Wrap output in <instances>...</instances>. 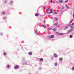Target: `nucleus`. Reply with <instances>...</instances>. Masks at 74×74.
Returning <instances> with one entry per match:
<instances>
[{"label": "nucleus", "mask_w": 74, "mask_h": 74, "mask_svg": "<svg viewBox=\"0 0 74 74\" xmlns=\"http://www.w3.org/2000/svg\"><path fill=\"white\" fill-rule=\"evenodd\" d=\"M60 61H62L63 60V58H60L59 59Z\"/></svg>", "instance_id": "6"}, {"label": "nucleus", "mask_w": 74, "mask_h": 74, "mask_svg": "<svg viewBox=\"0 0 74 74\" xmlns=\"http://www.w3.org/2000/svg\"><path fill=\"white\" fill-rule=\"evenodd\" d=\"M72 69L73 70H74V67H72Z\"/></svg>", "instance_id": "26"}, {"label": "nucleus", "mask_w": 74, "mask_h": 74, "mask_svg": "<svg viewBox=\"0 0 74 74\" xmlns=\"http://www.w3.org/2000/svg\"><path fill=\"white\" fill-rule=\"evenodd\" d=\"M63 2V1L62 0H61L59 1L60 3H62Z\"/></svg>", "instance_id": "11"}, {"label": "nucleus", "mask_w": 74, "mask_h": 74, "mask_svg": "<svg viewBox=\"0 0 74 74\" xmlns=\"http://www.w3.org/2000/svg\"><path fill=\"white\" fill-rule=\"evenodd\" d=\"M72 24L71 25V24H69L68 25V26H69L70 27V28H71V29H73V28H74V26H72Z\"/></svg>", "instance_id": "1"}, {"label": "nucleus", "mask_w": 74, "mask_h": 74, "mask_svg": "<svg viewBox=\"0 0 74 74\" xmlns=\"http://www.w3.org/2000/svg\"><path fill=\"white\" fill-rule=\"evenodd\" d=\"M32 52H29L28 53V54L29 55H32Z\"/></svg>", "instance_id": "7"}, {"label": "nucleus", "mask_w": 74, "mask_h": 74, "mask_svg": "<svg viewBox=\"0 0 74 74\" xmlns=\"http://www.w3.org/2000/svg\"><path fill=\"white\" fill-rule=\"evenodd\" d=\"M69 1V0H67V1H65V2L67 3V1Z\"/></svg>", "instance_id": "29"}, {"label": "nucleus", "mask_w": 74, "mask_h": 74, "mask_svg": "<svg viewBox=\"0 0 74 74\" xmlns=\"http://www.w3.org/2000/svg\"><path fill=\"white\" fill-rule=\"evenodd\" d=\"M54 56L55 58H57L58 57V55L56 53H54Z\"/></svg>", "instance_id": "3"}, {"label": "nucleus", "mask_w": 74, "mask_h": 74, "mask_svg": "<svg viewBox=\"0 0 74 74\" xmlns=\"http://www.w3.org/2000/svg\"><path fill=\"white\" fill-rule=\"evenodd\" d=\"M53 37H54V36L53 35H51V37H49V38H53Z\"/></svg>", "instance_id": "4"}, {"label": "nucleus", "mask_w": 74, "mask_h": 74, "mask_svg": "<svg viewBox=\"0 0 74 74\" xmlns=\"http://www.w3.org/2000/svg\"><path fill=\"white\" fill-rule=\"evenodd\" d=\"M3 55H5V56L6 55V53H5V52L3 53Z\"/></svg>", "instance_id": "21"}, {"label": "nucleus", "mask_w": 74, "mask_h": 74, "mask_svg": "<svg viewBox=\"0 0 74 74\" xmlns=\"http://www.w3.org/2000/svg\"><path fill=\"white\" fill-rule=\"evenodd\" d=\"M10 67V66L9 65H8L7 66V68H9Z\"/></svg>", "instance_id": "27"}, {"label": "nucleus", "mask_w": 74, "mask_h": 74, "mask_svg": "<svg viewBox=\"0 0 74 74\" xmlns=\"http://www.w3.org/2000/svg\"><path fill=\"white\" fill-rule=\"evenodd\" d=\"M36 16H39V14L38 13H36L35 15Z\"/></svg>", "instance_id": "8"}, {"label": "nucleus", "mask_w": 74, "mask_h": 74, "mask_svg": "<svg viewBox=\"0 0 74 74\" xmlns=\"http://www.w3.org/2000/svg\"><path fill=\"white\" fill-rule=\"evenodd\" d=\"M50 1V2L51 3H52V0L50 1Z\"/></svg>", "instance_id": "30"}, {"label": "nucleus", "mask_w": 74, "mask_h": 74, "mask_svg": "<svg viewBox=\"0 0 74 74\" xmlns=\"http://www.w3.org/2000/svg\"><path fill=\"white\" fill-rule=\"evenodd\" d=\"M73 30V29H71L69 31L67 32V33H70V32H71Z\"/></svg>", "instance_id": "5"}, {"label": "nucleus", "mask_w": 74, "mask_h": 74, "mask_svg": "<svg viewBox=\"0 0 74 74\" xmlns=\"http://www.w3.org/2000/svg\"><path fill=\"white\" fill-rule=\"evenodd\" d=\"M10 4H12V1H10Z\"/></svg>", "instance_id": "33"}, {"label": "nucleus", "mask_w": 74, "mask_h": 74, "mask_svg": "<svg viewBox=\"0 0 74 74\" xmlns=\"http://www.w3.org/2000/svg\"><path fill=\"white\" fill-rule=\"evenodd\" d=\"M19 66L16 65V66L14 67V69H17L19 68Z\"/></svg>", "instance_id": "2"}, {"label": "nucleus", "mask_w": 74, "mask_h": 74, "mask_svg": "<svg viewBox=\"0 0 74 74\" xmlns=\"http://www.w3.org/2000/svg\"><path fill=\"white\" fill-rule=\"evenodd\" d=\"M54 14H57L58 13L57 12H55L54 13Z\"/></svg>", "instance_id": "22"}, {"label": "nucleus", "mask_w": 74, "mask_h": 74, "mask_svg": "<svg viewBox=\"0 0 74 74\" xmlns=\"http://www.w3.org/2000/svg\"><path fill=\"white\" fill-rule=\"evenodd\" d=\"M51 29H52L51 28H48L47 30L49 31V30H51Z\"/></svg>", "instance_id": "14"}, {"label": "nucleus", "mask_w": 74, "mask_h": 74, "mask_svg": "<svg viewBox=\"0 0 74 74\" xmlns=\"http://www.w3.org/2000/svg\"><path fill=\"white\" fill-rule=\"evenodd\" d=\"M56 27H59V26H60V25H56Z\"/></svg>", "instance_id": "23"}, {"label": "nucleus", "mask_w": 74, "mask_h": 74, "mask_svg": "<svg viewBox=\"0 0 74 74\" xmlns=\"http://www.w3.org/2000/svg\"><path fill=\"white\" fill-rule=\"evenodd\" d=\"M60 36H63L64 35V34L63 33H60Z\"/></svg>", "instance_id": "12"}, {"label": "nucleus", "mask_w": 74, "mask_h": 74, "mask_svg": "<svg viewBox=\"0 0 74 74\" xmlns=\"http://www.w3.org/2000/svg\"><path fill=\"white\" fill-rule=\"evenodd\" d=\"M74 25V23H73L72 24V25Z\"/></svg>", "instance_id": "32"}, {"label": "nucleus", "mask_w": 74, "mask_h": 74, "mask_svg": "<svg viewBox=\"0 0 74 74\" xmlns=\"http://www.w3.org/2000/svg\"><path fill=\"white\" fill-rule=\"evenodd\" d=\"M73 18H74V14H73Z\"/></svg>", "instance_id": "36"}, {"label": "nucleus", "mask_w": 74, "mask_h": 74, "mask_svg": "<svg viewBox=\"0 0 74 74\" xmlns=\"http://www.w3.org/2000/svg\"><path fill=\"white\" fill-rule=\"evenodd\" d=\"M50 12H49V14H51V13H52V9H51L50 10Z\"/></svg>", "instance_id": "10"}, {"label": "nucleus", "mask_w": 74, "mask_h": 74, "mask_svg": "<svg viewBox=\"0 0 74 74\" xmlns=\"http://www.w3.org/2000/svg\"><path fill=\"white\" fill-rule=\"evenodd\" d=\"M40 61H41L42 62V61H43V59L42 58H40Z\"/></svg>", "instance_id": "17"}, {"label": "nucleus", "mask_w": 74, "mask_h": 74, "mask_svg": "<svg viewBox=\"0 0 74 74\" xmlns=\"http://www.w3.org/2000/svg\"><path fill=\"white\" fill-rule=\"evenodd\" d=\"M44 23H45V20L44 21Z\"/></svg>", "instance_id": "34"}, {"label": "nucleus", "mask_w": 74, "mask_h": 74, "mask_svg": "<svg viewBox=\"0 0 74 74\" xmlns=\"http://www.w3.org/2000/svg\"><path fill=\"white\" fill-rule=\"evenodd\" d=\"M60 33H58V32H57V34H58L59 35H60Z\"/></svg>", "instance_id": "24"}, {"label": "nucleus", "mask_w": 74, "mask_h": 74, "mask_svg": "<svg viewBox=\"0 0 74 74\" xmlns=\"http://www.w3.org/2000/svg\"><path fill=\"white\" fill-rule=\"evenodd\" d=\"M69 37L70 38H72L73 37V36L71 35Z\"/></svg>", "instance_id": "18"}, {"label": "nucleus", "mask_w": 74, "mask_h": 74, "mask_svg": "<svg viewBox=\"0 0 74 74\" xmlns=\"http://www.w3.org/2000/svg\"><path fill=\"white\" fill-rule=\"evenodd\" d=\"M48 13H49V12H47V14H48Z\"/></svg>", "instance_id": "37"}, {"label": "nucleus", "mask_w": 74, "mask_h": 74, "mask_svg": "<svg viewBox=\"0 0 74 74\" xmlns=\"http://www.w3.org/2000/svg\"><path fill=\"white\" fill-rule=\"evenodd\" d=\"M58 63H57V62H56L54 64V65L55 66H58Z\"/></svg>", "instance_id": "9"}, {"label": "nucleus", "mask_w": 74, "mask_h": 74, "mask_svg": "<svg viewBox=\"0 0 74 74\" xmlns=\"http://www.w3.org/2000/svg\"><path fill=\"white\" fill-rule=\"evenodd\" d=\"M68 28H69V27H66L64 28V30H66V29H67Z\"/></svg>", "instance_id": "13"}, {"label": "nucleus", "mask_w": 74, "mask_h": 74, "mask_svg": "<svg viewBox=\"0 0 74 74\" xmlns=\"http://www.w3.org/2000/svg\"><path fill=\"white\" fill-rule=\"evenodd\" d=\"M63 9H64V7H62V10H63Z\"/></svg>", "instance_id": "35"}, {"label": "nucleus", "mask_w": 74, "mask_h": 74, "mask_svg": "<svg viewBox=\"0 0 74 74\" xmlns=\"http://www.w3.org/2000/svg\"><path fill=\"white\" fill-rule=\"evenodd\" d=\"M53 30L54 32H55L56 31V28H54L53 29Z\"/></svg>", "instance_id": "16"}, {"label": "nucleus", "mask_w": 74, "mask_h": 74, "mask_svg": "<svg viewBox=\"0 0 74 74\" xmlns=\"http://www.w3.org/2000/svg\"><path fill=\"white\" fill-rule=\"evenodd\" d=\"M42 27H43L44 28L47 27L45 25H42Z\"/></svg>", "instance_id": "15"}, {"label": "nucleus", "mask_w": 74, "mask_h": 74, "mask_svg": "<svg viewBox=\"0 0 74 74\" xmlns=\"http://www.w3.org/2000/svg\"><path fill=\"white\" fill-rule=\"evenodd\" d=\"M68 7V8H69V7Z\"/></svg>", "instance_id": "39"}, {"label": "nucleus", "mask_w": 74, "mask_h": 74, "mask_svg": "<svg viewBox=\"0 0 74 74\" xmlns=\"http://www.w3.org/2000/svg\"><path fill=\"white\" fill-rule=\"evenodd\" d=\"M35 32H36V33L37 34H38V33H37V31L36 30L35 31Z\"/></svg>", "instance_id": "28"}, {"label": "nucleus", "mask_w": 74, "mask_h": 74, "mask_svg": "<svg viewBox=\"0 0 74 74\" xmlns=\"http://www.w3.org/2000/svg\"><path fill=\"white\" fill-rule=\"evenodd\" d=\"M55 19H56V21H57V18L55 17Z\"/></svg>", "instance_id": "31"}, {"label": "nucleus", "mask_w": 74, "mask_h": 74, "mask_svg": "<svg viewBox=\"0 0 74 74\" xmlns=\"http://www.w3.org/2000/svg\"><path fill=\"white\" fill-rule=\"evenodd\" d=\"M58 25V23H55L54 24L55 26H57V25Z\"/></svg>", "instance_id": "20"}, {"label": "nucleus", "mask_w": 74, "mask_h": 74, "mask_svg": "<svg viewBox=\"0 0 74 74\" xmlns=\"http://www.w3.org/2000/svg\"><path fill=\"white\" fill-rule=\"evenodd\" d=\"M73 21V20H72L69 23H72V22Z\"/></svg>", "instance_id": "19"}, {"label": "nucleus", "mask_w": 74, "mask_h": 74, "mask_svg": "<svg viewBox=\"0 0 74 74\" xmlns=\"http://www.w3.org/2000/svg\"><path fill=\"white\" fill-rule=\"evenodd\" d=\"M56 2L57 3H58V2H57V1H56Z\"/></svg>", "instance_id": "38"}, {"label": "nucleus", "mask_w": 74, "mask_h": 74, "mask_svg": "<svg viewBox=\"0 0 74 74\" xmlns=\"http://www.w3.org/2000/svg\"><path fill=\"white\" fill-rule=\"evenodd\" d=\"M2 14L3 15H4L5 14V12H3Z\"/></svg>", "instance_id": "25"}]
</instances>
